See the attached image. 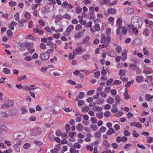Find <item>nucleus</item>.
I'll return each instance as SVG.
<instances>
[{"instance_id": "f257e3e1", "label": "nucleus", "mask_w": 153, "mask_h": 153, "mask_svg": "<svg viewBox=\"0 0 153 153\" xmlns=\"http://www.w3.org/2000/svg\"><path fill=\"white\" fill-rule=\"evenodd\" d=\"M122 20L121 18L118 17L117 19L116 22V25L117 26V29L116 30V33L118 35H120L121 34L120 29L122 28Z\"/></svg>"}, {"instance_id": "f03ea898", "label": "nucleus", "mask_w": 153, "mask_h": 153, "mask_svg": "<svg viewBox=\"0 0 153 153\" xmlns=\"http://www.w3.org/2000/svg\"><path fill=\"white\" fill-rule=\"evenodd\" d=\"M25 137V134L22 132H18L14 133L13 135V138L17 140L18 139L22 140Z\"/></svg>"}, {"instance_id": "7ed1b4c3", "label": "nucleus", "mask_w": 153, "mask_h": 153, "mask_svg": "<svg viewBox=\"0 0 153 153\" xmlns=\"http://www.w3.org/2000/svg\"><path fill=\"white\" fill-rule=\"evenodd\" d=\"M101 39L100 40L101 43H105L106 41L107 43H110L111 42L110 38L108 36L104 34H102L101 35Z\"/></svg>"}, {"instance_id": "20e7f679", "label": "nucleus", "mask_w": 153, "mask_h": 153, "mask_svg": "<svg viewBox=\"0 0 153 153\" xmlns=\"http://www.w3.org/2000/svg\"><path fill=\"white\" fill-rule=\"evenodd\" d=\"M42 132L41 129L40 128H37L33 130L32 132V134L33 136L39 135Z\"/></svg>"}, {"instance_id": "39448f33", "label": "nucleus", "mask_w": 153, "mask_h": 153, "mask_svg": "<svg viewBox=\"0 0 153 153\" xmlns=\"http://www.w3.org/2000/svg\"><path fill=\"white\" fill-rule=\"evenodd\" d=\"M49 57L48 53H42L40 55V58L42 60H46Z\"/></svg>"}, {"instance_id": "423d86ee", "label": "nucleus", "mask_w": 153, "mask_h": 153, "mask_svg": "<svg viewBox=\"0 0 153 153\" xmlns=\"http://www.w3.org/2000/svg\"><path fill=\"white\" fill-rule=\"evenodd\" d=\"M74 28V27L73 25H69L66 29L65 32V35H69L70 33L72 30Z\"/></svg>"}, {"instance_id": "0eeeda50", "label": "nucleus", "mask_w": 153, "mask_h": 153, "mask_svg": "<svg viewBox=\"0 0 153 153\" xmlns=\"http://www.w3.org/2000/svg\"><path fill=\"white\" fill-rule=\"evenodd\" d=\"M143 72L146 74H148L152 73L153 72V70L151 68L146 67L144 68Z\"/></svg>"}, {"instance_id": "6e6552de", "label": "nucleus", "mask_w": 153, "mask_h": 153, "mask_svg": "<svg viewBox=\"0 0 153 153\" xmlns=\"http://www.w3.org/2000/svg\"><path fill=\"white\" fill-rule=\"evenodd\" d=\"M83 35V31H80L75 34L74 37L75 38H81Z\"/></svg>"}, {"instance_id": "1a4fd4ad", "label": "nucleus", "mask_w": 153, "mask_h": 153, "mask_svg": "<svg viewBox=\"0 0 153 153\" xmlns=\"http://www.w3.org/2000/svg\"><path fill=\"white\" fill-rule=\"evenodd\" d=\"M24 45L27 48V49L32 48L33 47V43L32 42H25L24 44Z\"/></svg>"}, {"instance_id": "9d476101", "label": "nucleus", "mask_w": 153, "mask_h": 153, "mask_svg": "<svg viewBox=\"0 0 153 153\" xmlns=\"http://www.w3.org/2000/svg\"><path fill=\"white\" fill-rule=\"evenodd\" d=\"M142 43V41L140 39L137 38L134 40L133 42V44L134 45H137L141 44Z\"/></svg>"}, {"instance_id": "9b49d317", "label": "nucleus", "mask_w": 153, "mask_h": 153, "mask_svg": "<svg viewBox=\"0 0 153 153\" xmlns=\"http://www.w3.org/2000/svg\"><path fill=\"white\" fill-rule=\"evenodd\" d=\"M63 18V16L59 14L56 17L55 22L57 23L61 20Z\"/></svg>"}, {"instance_id": "f8f14e48", "label": "nucleus", "mask_w": 153, "mask_h": 153, "mask_svg": "<svg viewBox=\"0 0 153 153\" xmlns=\"http://www.w3.org/2000/svg\"><path fill=\"white\" fill-rule=\"evenodd\" d=\"M132 22L134 23L137 22L139 21H141V22H142L141 19L137 16H135L133 17L131 19Z\"/></svg>"}, {"instance_id": "ddd939ff", "label": "nucleus", "mask_w": 153, "mask_h": 153, "mask_svg": "<svg viewBox=\"0 0 153 153\" xmlns=\"http://www.w3.org/2000/svg\"><path fill=\"white\" fill-rule=\"evenodd\" d=\"M134 10L131 8H127L124 10V12L128 14H131L134 13Z\"/></svg>"}, {"instance_id": "4468645a", "label": "nucleus", "mask_w": 153, "mask_h": 153, "mask_svg": "<svg viewBox=\"0 0 153 153\" xmlns=\"http://www.w3.org/2000/svg\"><path fill=\"white\" fill-rule=\"evenodd\" d=\"M70 151L71 153H79L78 150H76L73 146H71L70 149Z\"/></svg>"}, {"instance_id": "2eb2a0df", "label": "nucleus", "mask_w": 153, "mask_h": 153, "mask_svg": "<svg viewBox=\"0 0 153 153\" xmlns=\"http://www.w3.org/2000/svg\"><path fill=\"white\" fill-rule=\"evenodd\" d=\"M76 128L79 131H82L83 129V127L81 123H79L76 126Z\"/></svg>"}, {"instance_id": "dca6fc26", "label": "nucleus", "mask_w": 153, "mask_h": 153, "mask_svg": "<svg viewBox=\"0 0 153 153\" xmlns=\"http://www.w3.org/2000/svg\"><path fill=\"white\" fill-rule=\"evenodd\" d=\"M116 12V10L112 8H110L108 10V13L114 14Z\"/></svg>"}, {"instance_id": "f3484780", "label": "nucleus", "mask_w": 153, "mask_h": 153, "mask_svg": "<svg viewBox=\"0 0 153 153\" xmlns=\"http://www.w3.org/2000/svg\"><path fill=\"white\" fill-rule=\"evenodd\" d=\"M115 133V131L114 129L111 128H110L109 130L107 131L106 132L107 135H111L112 133Z\"/></svg>"}, {"instance_id": "a211bd4d", "label": "nucleus", "mask_w": 153, "mask_h": 153, "mask_svg": "<svg viewBox=\"0 0 153 153\" xmlns=\"http://www.w3.org/2000/svg\"><path fill=\"white\" fill-rule=\"evenodd\" d=\"M109 2V0H100V4L101 5H105L108 4Z\"/></svg>"}, {"instance_id": "6ab92c4d", "label": "nucleus", "mask_w": 153, "mask_h": 153, "mask_svg": "<svg viewBox=\"0 0 153 153\" xmlns=\"http://www.w3.org/2000/svg\"><path fill=\"white\" fill-rule=\"evenodd\" d=\"M82 48L81 47H79L77 48L75 50H74L73 51V53L76 54V52H77L78 53H80L82 52Z\"/></svg>"}, {"instance_id": "aec40b11", "label": "nucleus", "mask_w": 153, "mask_h": 153, "mask_svg": "<svg viewBox=\"0 0 153 153\" xmlns=\"http://www.w3.org/2000/svg\"><path fill=\"white\" fill-rule=\"evenodd\" d=\"M143 79V77L142 76H139L136 78V81L138 82H142Z\"/></svg>"}, {"instance_id": "412c9836", "label": "nucleus", "mask_w": 153, "mask_h": 153, "mask_svg": "<svg viewBox=\"0 0 153 153\" xmlns=\"http://www.w3.org/2000/svg\"><path fill=\"white\" fill-rule=\"evenodd\" d=\"M106 101L109 104H112L114 102V99L111 97H109L106 100Z\"/></svg>"}, {"instance_id": "4be33fe9", "label": "nucleus", "mask_w": 153, "mask_h": 153, "mask_svg": "<svg viewBox=\"0 0 153 153\" xmlns=\"http://www.w3.org/2000/svg\"><path fill=\"white\" fill-rule=\"evenodd\" d=\"M14 148L16 151L19 152L20 151V148L18 144H16L14 146Z\"/></svg>"}, {"instance_id": "5701e85b", "label": "nucleus", "mask_w": 153, "mask_h": 153, "mask_svg": "<svg viewBox=\"0 0 153 153\" xmlns=\"http://www.w3.org/2000/svg\"><path fill=\"white\" fill-rule=\"evenodd\" d=\"M96 117L99 119H101L103 117V113H97L96 114Z\"/></svg>"}, {"instance_id": "b1692460", "label": "nucleus", "mask_w": 153, "mask_h": 153, "mask_svg": "<svg viewBox=\"0 0 153 153\" xmlns=\"http://www.w3.org/2000/svg\"><path fill=\"white\" fill-rule=\"evenodd\" d=\"M94 17V12H90L88 14V18L90 19H92Z\"/></svg>"}, {"instance_id": "393cba45", "label": "nucleus", "mask_w": 153, "mask_h": 153, "mask_svg": "<svg viewBox=\"0 0 153 153\" xmlns=\"http://www.w3.org/2000/svg\"><path fill=\"white\" fill-rule=\"evenodd\" d=\"M115 50L118 53H120L122 51V48L120 46H117Z\"/></svg>"}, {"instance_id": "a878e982", "label": "nucleus", "mask_w": 153, "mask_h": 153, "mask_svg": "<svg viewBox=\"0 0 153 153\" xmlns=\"http://www.w3.org/2000/svg\"><path fill=\"white\" fill-rule=\"evenodd\" d=\"M82 9L79 7H77L76 8V13L78 14H79L82 11Z\"/></svg>"}, {"instance_id": "bb28decb", "label": "nucleus", "mask_w": 153, "mask_h": 153, "mask_svg": "<svg viewBox=\"0 0 153 153\" xmlns=\"http://www.w3.org/2000/svg\"><path fill=\"white\" fill-rule=\"evenodd\" d=\"M134 82V81L133 80H132L130 81H128L127 82V83L125 85V86L126 87V88L130 86L131 84H132Z\"/></svg>"}, {"instance_id": "cd10ccee", "label": "nucleus", "mask_w": 153, "mask_h": 153, "mask_svg": "<svg viewBox=\"0 0 153 153\" xmlns=\"http://www.w3.org/2000/svg\"><path fill=\"white\" fill-rule=\"evenodd\" d=\"M94 136L95 137L98 138H100L101 137V134L99 131L96 132L94 133Z\"/></svg>"}, {"instance_id": "c85d7f7f", "label": "nucleus", "mask_w": 153, "mask_h": 153, "mask_svg": "<svg viewBox=\"0 0 153 153\" xmlns=\"http://www.w3.org/2000/svg\"><path fill=\"white\" fill-rule=\"evenodd\" d=\"M72 146H73L74 148H76L77 149L80 148L81 147V145L78 143H75Z\"/></svg>"}, {"instance_id": "c756f323", "label": "nucleus", "mask_w": 153, "mask_h": 153, "mask_svg": "<svg viewBox=\"0 0 153 153\" xmlns=\"http://www.w3.org/2000/svg\"><path fill=\"white\" fill-rule=\"evenodd\" d=\"M122 34L123 35L126 34L127 32V30L126 27H122Z\"/></svg>"}, {"instance_id": "7c9ffc66", "label": "nucleus", "mask_w": 153, "mask_h": 153, "mask_svg": "<svg viewBox=\"0 0 153 153\" xmlns=\"http://www.w3.org/2000/svg\"><path fill=\"white\" fill-rule=\"evenodd\" d=\"M149 32L148 30L146 29H145L143 33V34L146 36H147L149 34Z\"/></svg>"}, {"instance_id": "2f4dec72", "label": "nucleus", "mask_w": 153, "mask_h": 153, "mask_svg": "<svg viewBox=\"0 0 153 153\" xmlns=\"http://www.w3.org/2000/svg\"><path fill=\"white\" fill-rule=\"evenodd\" d=\"M95 30L96 31H99L100 30V25L99 24H97L94 26Z\"/></svg>"}, {"instance_id": "473e14b6", "label": "nucleus", "mask_w": 153, "mask_h": 153, "mask_svg": "<svg viewBox=\"0 0 153 153\" xmlns=\"http://www.w3.org/2000/svg\"><path fill=\"white\" fill-rule=\"evenodd\" d=\"M0 114L2 116L5 118L8 117L9 116V115H8L6 112H1Z\"/></svg>"}, {"instance_id": "72a5a7b5", "label": "nucleus", "mask_w": 153, "mask_h": 153, "mask_svg": "<svg viewBox=\"0 0 153 153\" xmlns=\"http://www.w3.org/2000/svg\"><path fill=\"white\" fill-rule=\"evenodd\" d=\"M90 127L94 131L97 130V126L95 125H91L90 126Z\"/></svg>"}, {"instance_id": "f704fd0d", "label": "nucleus", "mask_w": 153, "mask_h": 153, "mask_svg": "<svg viewBox=\"0 0 153 153\" xmlns=\"http://www.w3.org/2000/svg\"><path fill=\"white\" fill-rule=\"evenodd\" d=\"M7 34L9 36H11L13 35V33L10 30H8L7 31Z\"/></svg>"}, {"instance_id": "c9c22d12", "label": "nucleus", "mask_w": 153, "mask_h": 153, "mask_svg": "<svg viewBox=\"0 0 153 153\" xmlns=\"http://www.w3.org/2000/svg\"><path fill=\"white\" fill-rule=\"evenodd\" d=\"M3 71L4 73L6 74H10V70L7 68H4L3 69Z\"/></svg>"}, {"instance_id": "e433bc0d", "label": "nucleus", "mask_w": 153, "mask_h": 153, "mask_svg": "<svg viewBox=\"0 0 153 153\" xmlns=\"http://www.w3.org/2000/svg\"><path fill=\"white\" fill-rule=\"evenodd\" d=\"M0 129L4 130L6 131H7L8 130V128L5 126L3 125L0 126Z\"/></svg>"}, {"instance_id": "4c0bfd02", "label": "nucleus", "mask_w": 153, "mask_h": 153, "mask_svg": "<svg viewBox=\"0 0 153 153\" xmlns=\"http://www.w3.org/2000/svg\"><path fill=\"white\" fill-rule=\"evenodd\" d=\"M91 120L92 123H97V120L95 117H92Z\"/></svg>"}, {"instance_id": "58836bf2", "label": "nucleus", "mask_w": 153, "mask_h": 153, "mask_svg": "<svg viewBox=\"0 0 153 153\" xmlns=\"http://www.w3.org/2000/svg\"><path fill=\"white\" fill-rule=\"evenodd\" d=\"M89 109L88 106L84 107L82 108V111L84 112H87L89 111Z\"/></svg>"}, {"instance_id": "ea45409f", "label": "nucleus", "mask_w": 153, "mask_h": 153, "mask_svg": "<svg viewBox=\"0 0 153 153\" xmlns=\"http://www.w3.org/2000/svg\"><path fill=\"white\" fill-rule=\"evenodd\" d=\"M7 104V105H8V107L9 108L10 106H11L13 105L14 102L12 100H8Z\"/></svg>"}, {"instance_id": "a19ab883", "label": "nucleus", "mask_w": 153, "mask_h": 153, "mask_svg": "<svg viewBox=\"0 0 153 153\" xmlns=\"http://www.w3.org/2000/svg\"><path fill=\"white\" fill-rule=\"evenodd\" d=\"M102 144L107 148L109 147L110 146V145L108 143L106 140H105L103 141Z\"/></svg>"}, {"instance_id": "79ce46f5", "label": "nucleus", "mask_w": 153, "mask_h": 153, "mask_svg": "<svg viewBox=\"0 0 153 153\" xmlns=\"http://www.w3.org/2000/svg\"><path fill=\"white\" fill-rule=\"evenodd\" d=\"M123 95L124 97H125V98H124V100H126V99H129L130 98V97L128 95V94L127 92H125L124 93Z\"/></svg>"}, {"instance_id": "37998d69", "label": "nucleus", "mask_w": 153, "mask_h": 153, "mask_svg": "<svg viewBox=\"0 0 153 153\" xmlns=\"http://www.w3.org/2000/svg\"><path fill=\"white\" fill-rule=\"evenodd\" d=\"M90 38L89 36H87L86 37H85L84 39H83L82 43L83 44H84L86 42L89 40Z\"/></svg>"}, {"instance_id": "c03bdc74", "label": "nucleus", "mask_w": 153, "mask_h": 153, "mask_svg": "<svg viewBox=\"0 0 153 153\" xmlns=\"http://www.w3.org/2000/svg\"><path fill=\"white\" fill-rule=\"evenodd\" d=\"M100 71H98L95 72L94 74V77L96 78H97L100 75Z\"/></svg>"}, {"instance_id": "a18cd8bd", "label": "nucleus", "mask_w": 153, "mask_h": 153, "mask_svg": "<svg viewBox=\"0 0 153 153\" xmlns=\"http://www.w3.org/2000/svg\"><path fill=\"white\" fill-rule=\"evenodd\" d=\"M25 18L28 19H29L30 18V13L27 12H26L25 14Z\"/></svg>"}, {"instance_id": "49530a36", "label": "nucleus", "mask_w": 153, "mask_h": 153, "mask_svg": "<svg viewBox=\"0 0 153 153\" xmlns=\"http://www.w3.org/2000/svg\"><path fill=\"white\" fill-rule=\"evenodd\" d=\"M30 143H25L24 144L23 146L24 148L25 149H26L30 147Z\"/></svg>"}, {"instance_id": "de8ad7c7", "label": "nucleus", "mask_w": 153, "mask_h": 153, "mask_svg": "<svg viewBox=\"0 0 153 153\" xmlns=\"http://www.w3.org/2000/svg\"><path fill=\"white\" fill-rule=\"evenodd\" d=\"M75 54H73L72 53H70L69 54V56L68 58L70 59H74L75 57Z\"/></svg>"}, {"instance_id": "09e8293b", "label": "nucleus", "mask_w": 153, "mask_h": 153, "mask_svg": "<svg viewBox=\"0 0 153 153\" xmlns=\"http://www.w3.org/2000/svg\"><path fill=\"white\" fill-rule=\"evenodd\" d=\"M60 149L61 148L60 147V145L58 144L55 146L54 150L58 151L60 150Z\"/></svg>"}, {"instance_id": "8fccbe9b", "label": "nucleus", "mask_w": 153, "mask_h": 153, "mask_svg": "<svg viewBox=\"0 0 153 153\" xmlns=\"http://www.w3.org/2000/svg\"><path fill=\"white\" fill-rule=\"evenodd\" d=\"M16 2L12 1L9 2V4L10 6L13 7L16 5Z\"/></svg>"}, {"instance_id": "3c124183", "label": "nucleus", "mask_w": 153, "mask_h": 153, "mask_svg": "<svg viewBox=\"0 0 153 153\" xmlns=\"http://www.w3.org/2000/svg\"><path fill=\"white\" fill-rule=\"evenodd\" d=\"M63 18L67 19H70L71 17L70 15L68 14H65L63 15Z\"/></svg>"}, {"instance_id": "603ef678", "label": "nucleus", "mask_w": 153, "mask_h": 153, "mask_svg": "<svg viewBox=\"0 0 153 153\" xmlns=\"http://www.w3.org/2000/svg\"><path fill=\"white\" fill-rule=\"evenodd\" d=\"M9 108L8 105H7V104H4L2 105L1 107V109H3L5 108Z\"/></svg>"}, {"instance_id": "864d4df0", "label": "nucleus", "mask_w": 153, "mask_h": 153, "mask_svg": "<svg viewBox=\"0 0 153 153\" xmlns=\"http://www.w3.org/2000/svg\"><path fill=\"white\" fill-rule=\"evenodd\" d=\"M106 128L104 126H102L100 129V131L102 133H104L106 130Z\"/></svg>"}, {"instance_id": "5fc2aeb1", "label": "nucleus", "mask_w": 153, "mask_h": 153, "mask_svg": "<svg viewBox=\"0 0 153 153\" xmlns=\"http://www.w3.org/2000/svg\"><path fill=\"white\" fill-rule=\"evenodd\" d=\"M86 148L88 150H89L91 152L92 151L93 149V147L92 146L88 145H87Z\"/></svg>"}, {"instance_id": "6e6d98bb", "label": "nucleus", "mask_w": 153, "mask_h": 153, "mask_svg": "<svg viewBox=\"0 0 153 153\" xmlns=\"http://www.w3.org/2000/svg\"><path fill=\"white\" fill-rule=\"evenodd\" d=\"M134 126L138 127L140 128H141L142 126L141 124L139 123H135V124L134 125Z\"/></svg>"}, {"instance_id": "4d7b16f0", "label": "nucleus", "mask_w": 153, "mask_h": 153, "mask_svg": "<svg viewBox=\"0 0 153 153\" xmlns=\"http://www.w3.org/2000/svg\"><path fill=\"white\" fill-rule=\"evenodd\" d=\"M19 46L20 47V49L21 51H23L25 50V48L24 46V44L21 43L19 45Z\"/></svg>"}, {"instance_id": "13d9d810", "label": "nucleus", "mask_w": 153, "mask_h": 153, "mask_svg": "<svg viewBox=\"0 0 153 153\" xmlns=\"http://www.w3.org/2000/svg\"><path fill=\"white\" fill-rule=\"evenodd\" d=\"M40 47L43 50L45 49L46 46L43 43H41L40 44Z\"/></svg>"}, {"instance_id": "bf43d9fd", "label": "nucleus", "mask_w": 153, "mask_h": 153, "mask_svg": "<svg viewBox=\"0 0 153 153\" xmlns=\"http://www.w3.org/2000/svg\"><path fill=\"white\" fill-rule=\"evenodd\" d=\"M114 85H118L121 83V82L118 80H116L114 81Z\"/></svg>"}, {"instance_id": "052dcab7", "label": "nucleus", "mask_w": 153, "mask_h": 153, "mask_svg": "<svg viewBox=\"0 0 153 153\" xmlns=\"http://www.w3.org/2000/svg\"><path fill=\"white\" fill-rule=\"evenodd\" d=\"M125 72L123 70H120V71L119 74L121 76H124L125 75Z\"/></svg>"}, {"instance_id": "680f3d73", "label": "nucleus", "mask_w": 153, "mask_h": 153, "mask_svg": "<svg viewBox=\"0 0 153 153\" xmlns=\"http://www.w3.org/2000/svg\"><path fill=\"white\" fill-rule=\"evenodd\" d=\"M114 128L115 130L116 131L119 130L120 128V126L118 124H115L114 126Z\"/></svg>"}, {"instance_id": "e2e57ef3", "label": "nucleus", "mask_w": 153, "mask_h": 153, "mask_svg": "<svg viewBox=\"0 0 153 153\" xmlns=\"http://www.w3.org/2000/svg\"><path fill=\"white\" fill-rule=\"evenodd\" d=\"M84 95V93L82 92H81L79 94V98L80 99H82Z\"/></svg>"}, {"instance_id": "0e129e2a", "label": "nucleus", "mask_w": 153, "mask_h": 153, "mask_svg": "<svg viewBox=\"0 0 153 153\" xmlns=\"http://www.w3.org/2000/svg\"><path fill=\"white\" fill-rule=\"evenodd\" d=\"M39 23L40 25L42 26H44L45 25V22L41 19H39Z\"/></svg>"}, {"instance_id": "69168bd1", "label": "nucleus", "mask_w": 153, "mask_h": 153, "mask_svg": "<svg viewBox=\"0 0 153 153\" xmlns=\"http://www.w3.org/2000/svg\"><path fill=\"white\" fill-rule=\"evenodd\" d=\"M79 22L82 25H85L86 24V22L85 20L80 19L79 21Z\"/></svg>"}, {"instance_id": "338daca9", "label": "nucleus", "mask_w": 153, "mask_h": 153, "mask_svg": "<svg viewBox=\"0 0 153 153\" xmlns=\"http://www.w3.org/2000/svg\"><path fill=\"white\" fill-rule=\"evenodd\" d=\"M82 27V26L81 25H77L75 29L76 30H79L81 29Z\"/></svg>"}, {"instance_id": "774afa93", "label": "nucleus", "mask_w": 153, "mask_h": 153, "mask_svg": "<svg viewBox=\"0 0 153 153\" xmlns=\"http://www.w3.org/2000/svg\"><path fill=\"white\" fill-rule=\"evenodd\" d=\"M133 135L135 137H137L138 136L139 134H138L136 131L134 130L133 131Z\"/></svg>"}]
</instances>
